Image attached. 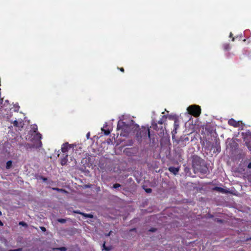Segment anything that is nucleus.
Returning <instances> with one entry per match:
<instances>
[{"mask_svg":"<svg viewBox=\"0 0 251 251\" xmlns=\"http://www.w3.org/2000/svg\"><path fill=\"white\" fill-rule=\"evenodd\" d=\"M188 113L195 117H199L201 113V107L197 105H193L189 106L187 109Z\"/></svg>","mask_w":251,"mask_h":251,"instance_id":"obj_4","label":"nucleus"},{"mask_svg":"<svg viewBox=\"0 0 251 251\" xmlns=\"http://www.w3.org/2000/svg\"><path fill=\"white\" fill-rule=\"evenodd\" d=\"M42 138V135L40 133H36L34 136L33 139L36 141V148L41 147L42 146V142L41 139Z\"/></svg>","mask_w":251,"mask_h":251,"instance_id":"obj_6","label":"nucleus"},{"mask_svg":"<svg viewBox=\"0 0 251 251\" xmlns=\"http://www.w3.org/2000/svg\"><path fill=\"white\" fill-rule=\"evenodd\" d=\"M179 125L178 124V122L177 120H175L174 124V130L173 132H174L175 133H176V130L178 128Z\"/></svg>","mask_w":251,"mask_h":251,"instance_id":"obj_12","label":"nucleus"},{"mask_svg":"<svg viewBox=\"0 0 251 251\" xmlns=\"http://www.w3.org/2000/svg\"><path fill=\"white\" fill-rule=\"evenodd\" d=\"M118 69L120 71H121L122 72H125V70L123 68H118Z\"/></svg>","mask_w":251,"mask_h":251,"instance_id":"obj_30","label":"nucleus"},{"mask_svg":"<svg viewBox=\"0 0 251 251\" xmlns=\"http://www.w3.org/2000/svg\"><path fill=\"white\" fill-rule=\"evenodd\" d=\"M166 118L165 116H162V118L158 121L157 124L155 121H152L151 123V126L153 129L157 131L160 130L161 131L160 133L163 132L162 125Z\"/></svg>","mask_w":251,"mask_h":251,"instance_id":"obj_5","label":"nucleus"},{"mask_svg":"<svg viewBox=\"0 0 251 251\" xmlns=\"http://www.w3.org/2000/svg\"><path fill=\"white\" fill-rule=\"evenodd\" d=\"M71 148L72 146L71 145L69 144L68 143H65L62 145L61 150L63 152L66 153Z\"/></svg>","mask_w":251,"mask_h":251,"instance_id":"obj_9","label":"nucleus"},{"mask_svg":"<svg viewBox=\"0 0 251 251\" xmlns=\"http://www.w3.org/2000/svg\"><path fill=\"white\" fill-rule=\"evenodd\" d=\"M223 47L224 50L226 51L229 50L230 48V45L229 43H225L223 44Z\"/></svg>","mask_w":251,"mask_h":251,"instance_id":"obj_14","label":"nucleus"},{"mask_svg":"<svg viewBox=\"0 0 251 251\" xmlns=\"http://www.w3.org/2000/svg\"><path fill=\"white\" fill-rule=\"evenodd\" d=\"M247 167L249 168V169H251V162L249 163L248 165V166Z\"/></svg>","mask_w":251,"mask_h":251,"instance_id":"obj_31","label":"nucleus"},{"mask_svg":"<svg viewBox=\"0 0 251 251\" xmlns=\"http://www.w3.org/2000/svg\"><path fill=\"white\" fill-rule=\"evenodd\" d=\"M86 137H87V139H89V137H90V133L88 132L87 134H86Z\"/></svg>","mask_w":251,"mask_h":251,"instance_id":"obj_32","label":"nucleus"},{"mask_svg":"<svg viewBox=\"0 0 251 251\" xmlns=\"http://www.w3.org/2000/svg\"><path fill=\"white\" fill-rule=\"evenodd\" d=\"M217 188L221 191L224 190V189L221 187H217Z\"/></svg>","mask_w":251,"mask_h":251,"instance_id":"obj_33","label":"nucleus"},{"mask_svg":"<svg viewBox=\"0 0 251 251\" xmlns=\"http://www.w3.org/2000/svg\"><path fill=\"white\" fill-rule=\"evenodd\" d=\"M3 225V223L0 220V226H2Z\"/></svg>","mask_w":251,"mask_h":251,"instance_id":"obj_34","label":"nucleus"},{"mask_svg":"<svg viewBox=\"0 0 251 251\" xmlns=\"http://www.w3.org/2000/svg\"><path fill=\"white\" fill-rule=\"evenodd\" d=\"M37 130V127L36 128H34V132H36Z\"/></svg>","mask_w":251,"mask_h":251,"instance_id":"obj_35","label":"nucleus"},{"mask_svg":"<svg viewBox=\"0 0 251 251\" xmlns=\"http://www.w3.org/2000/svg\"><path fill=\"white\" fill-rule=\"evenodd\" d=\"M74 212L75 213L78 214H80L81 215H82V213H83V212H80L79 210H75V211H74Z\"/></svg>","mask_w":251,"mask_h":251,"instance_id":"obj_25","label":"nucleus"},{"mask_svg":"<svg viewBox=\"0 0 251 251\" xmlns=\"http://www.w3.org/2000/svg\"><path fill=\"white\" fill-rule=\"evenodd\" d=\"M19 225H21V226H27V224L26 223L24 222H20L19 223Z\"/></svg>","mask_w":251,"mask_h":251,"instance_id":"obj_22","label":"nucleus"},{"mask_svg":"<svg viewBox=\"0 0 251 251\" xmlns=\"http://www.w3.org/2000/svg\"><path fill=\"white\" fill-rule=\"evenodd\" d=\"M192 166L194 172L196 174L200 173L205 175L207 174L208 168L204 160L197 155H194L192 157Z\"/></svg>","mask_w":251,"mask_h":251,"instance_id":"obj_1","label":"nucleus"},{"mask_svg":"<svg viewBox=\"0 0 251 251\" xmlns=\"http://www.w3.org/2000/svg\"><path fill=\"white\" fill-rule=\"evenodd\" d=\"M120 187H121V185L120 184L115 183L113 185L112 188L114 189H117Z\"/></svg>","mask_w":251,"mask_h":251,"instance_id":"obj_21","label":"nucleus"},{"mask_svg":"<svg viewBox=\"0 0 251 251\" xmlns=\"http://www.w3.org/2000/svg\"><path fill=\"white\" fill-rule=\"evenodd\" d=\"M217 151L219 152L220 151V148L219 147V149H217Z\"/></svg>","mask_w":251,"mask_h":251,"instance_id":"obj_36","label":"nucleus"},{"mask_svg":"<svg viewBox=\"0 0 251 251\" xmlns=\"http://www.w3.org/2000/svg\"><path fill=\"white\" fill-rule=\"evenodd\" d=\"M102 251L104 250L105 248L106 247V246H105V242L102 244Z\"/></svg>","mask_w":251,"mask_h":251,"instance_id":"obj_29","label":"nucleus"},{"mask_svg":"<svg viewBox=\"0 0 251 251\" xmlns=\"http://www.w3.org/2000/svg\"><path fill=\"white\" fill-rule=\"evenodd\" d=\"M13 125L14 126H16V127H23V126H22V122H20L19 123L17 120H15L13 123Z\"/></svg>","mask_w":251,"mask_h":251,"instance_id":"obj_13","label":"nucleus"},{"mask_svg":"<svg viewBox=\"0 0 251 251\" xmlns=\"http://www.w3.org/2000/svg\"><path fill=\"white\" fill-rule=\"evenodd\" d=\"M234 40H235L234 38H232V41H234Z\"/></svg>","mask_w":251,"mask_h":251,"instance_id":"obj_40","label":"nucleus"},{"mask_svg":"<svg viewBox=\"0 0 251 251\" xmlns=\"http://www.w3.org/2000/svg\"><path fill=\"white\" fill-rule=\"evenodd\" d=\"M57 221L61 224H64L66 222V220L65 219L60 218L57 219Z\"/></svg>","mask_w":251,"mask_h":251,"instance_id":"obj_20","label":"nucleus"},{"mask_svg":"<svg viewBox=\"0 0 251 251\" xmlns=\"http://www.w3.org/2000/svg\"><path fill=\"white\" fill-rule=\"evenodd\" d=\"M12 162L11 160H9L6 162V168L7 169H10L12 166Z\"/></svg>","mask_w":251,"mask_h":251,"instance_id":"obj_17","label":"nucleus"},{"mask_svg":"<svg viewBox=\"0 0 251 251\" xmlns=\"http://www.w3.org/2000/svg\"><path fill=\"white\" fill-rule=\"evenodd\" d=\"M101 130L105 135H108L110 133V131L109 129H104L103 128H102Z\"/></svg>","mask_w":251,"mask_h":251,"instance_id":"obj_18","label":"nucleus"},{"mask_svg":"<svg viewBox=\"0 0 251 251\" xmlns=\"http://www.w3.org/2000/svg\"><path fill=\"white\" fill-rule=\"evenodd\" d=\"M232 33L231 32V33H230L229 37H232Z\"/></svg>","mask_w":251,"mask_h":251,"instance_id":"obj_37","label":"nucleus"},{"mask_svg":"<svg viewBox=\"0 0 251 251\" xmlns=\"http://www.w3.org/2000/svg\"><path fill=\"white\" fill-rule=\"evenodd\" d=\"M43 180H47V178H44Z\"/></svg>","mask_w":251,"mask_h":251,"instance_id":"obj_41","label":"nucleus"},{"mask_svg":"<svg viewBox=\"0 0 251 251\" xmlns=\"http://www.w3.org/2000/svg\"><path fill=\"white\" fill-rule=\"evenodd\" d=\"M111 232H110L109 233H108L106 236H110Z\"/></svg>","mask_w":251,"mask_h":251,"instance_id":"obj_39","label":"nucleus"},{"mask_svg":"<svg viewBox=\"0 0 251 251\" xmlns=\"http://www.w3.org/2000/svg\"><path fill=\"white\" fill-rule=\"evenodd\" d=\"M149 231L150 232H155L156 231V228H153V227H152V228H151L149 230Z\"/></svg>","mask_w":251,"mask_h":251,"instance_id":"obj_24","label":"nucleus"},{"mask_svg":"<svg viewBox=\"0 0 251 251\" xmlns=\"http://www.w3.org/2000/svg\"><path fill=\"white\" fill-rule=\"evenodd\" d=\"M228 124L231 126H233L235 127H238L240 126V123L239 121H236L234 119L231 118L229 119L228 121Z\"/></svg>","mask_w":251,"mask_h":251,"instance_id":"obj_8","label":"nucleus"},{"mask_svg":"<svg viewBox=\"0 0 251 251\" xmlns=\"http://www.w3.org/2000/svg\"><path fill=\"white\" fill-rule=\"evenodd\" d=\"M40 228L43 231L45 232L46 231V228L44 226H40Z\"/></svg>","mask_w":251,"mask_h":251,"instance_id":"obj_28","label":"nucleus"},{"mask_svg":"<svg viewBox=\"0 0 251 251\" xmlns=\"http://www.w3.org/2000/svg\"><path fill=\"white\" fill-rule=\"evenodd\" d=\"M117 129L118 130H121V132L120 135L124 137H126L129 133L131 128L130 126L126 124L125 122L119 121L118 122Z\"/></svg>","mask_w":251,"mask_h":251,"instance_id":"obj_2","label":"nucleus"},{"mask_svg":"<svg viewBox=\"0 0 251 251\" xmlns=\"http://www.w3.org/2000/svg\"><path fill=\"white\" fill-rule=\"evenodd\" d=\"M136 230V229H135V228H133V229H131L130 230V231H134V230Z\"/></svg>","mask_w":251,"mask_h":251,"instance_id":"obj_38","label":"nucleus"},{"mask_svg":"<svg viewBox=\"0 0 251 251\" xmlns=\"http://www.w3.org/2000/svg\"><path fill=\"white\" fill-rule=\"evenodd\" d=\"M112 249V247L111 246H109V247H106L104 250L106 251H109L111 250Z\"/></svg>","mask_w":251,"mask_h":251,"instance_id":"obj_26","label":"nucleus"},{"mask_svg":"<svg viewBox=\"0 0 251 251\" xmlns=\"http://www.w3.org/2000/svg\"><path fill=\"white\" fill-rule=\"evenodd\" d=\"M68 154H66L65 156L61 159L60 163L61 165L64 166L67 164L68 161Z\"/></svg>","mask_w":251,"mask_h":251,"instance_id":"obj_11","label":"nucleus"},{"mask_svg":"<svg viewBox=\"0 0 251 251\" xmlns=\"http://www.w3.org/2000/svg\"><path fill=\"white\" fill-rule=\"evenodd\" d=\"M169 171L173 173L174 175H176L179 172V169L174 167H170L168 168Z\"/></svg>","mask_w":251,"mask_h":251,"instance_id":"obj_10","label":"nucleus"},{"mask_svg":"<svg viewBox=\"0 0 251 251\" xmlns=\"http://www.w3.org/2000/svg\"><path fill=\"white\" fill-rule=\"evenodd\" d=\"M22 251V248H18L17 249H14V250H8V251Z\"/></svg>","mask_w":251,"mask_h":251,"instance_id":"obj_23","label":"nucleus"},{"mask_svg":"<svg viewBox=\"0 0 251 251\" xmlns=\"http://www.w3.org/2000/svg\"><path fill=\"white\" fill-rule=\"evenodd\" d=\"M136 137L139 142L142 141V138L148 137L150 138L151 134L149 128L144 126L139 128L136 133Z\"/></svg>","mask_w":251,"mask_h":251,"instance_id":"obj_3","label":"nucleus"},{"mask_svg":"<svg viewBox=\"0 0 251 251\" xmlns=\"http://www.w3.org/2000/svg\"><path fill=\"white\" fill-rule=\"evenodd\" d=\"M2 215V213L0 211V216H1Z\"/></svg>","mask_w":251,"mask_h":251,"instance_id":"obj_42","label":"nucleus"},{"mask_svg":"<svg viewBox=\"0 0 251 251\" xmlns=\"http://www.w3.org/2000/svg\"><path fill=\"white\" fill-rule=\"evenodd\" d=\"M82 215L86 218H93L94 217L93 215H92L91 214H87V213H85L83 212L82 213Z\"/></svg>","mask_w":251,"mask_h":251,"instance_id":"obj_16","label":"nucleus"},{"mask_svg":"<svg viewBox=\"0 0 251 251\" xmlns=\"http://www.w3.org/2000/svg\"><path fill=\"white\" fill-rule=\"evenodd\" d=\"M244 140L248 149L251 151V135L246 136V137L244 138Z\"/></svg>","mask_w":251,"mask_h":251,"instance_id":"obj_7","label":"nucleus"},{"mask_svg":"<svg viewBox=\"0 0 251 251\" xmlns=\"http://www.w3.org/2000/svg\"><path fill=\"white\" fill-rule=\"evenodd\" d=\"M52 189L53 190L57 191L58 192L67 193V191L63 189H60L58 188H52Z\"/></svg>","mask_w":251,"mask_h":251,"instance_id":"obj_15","label":"nucleus"},{"mask_svg":"<svg viewBox=\"0 0 251 251\" xmlns=\"http://www.w3.org/2000/svg\"><path fill=\"white\" fill-rule=\"evenodd\" d=\"M151 191H152V190L151 188H147V189H145V191L148 193H150L151 192Z\"/></svg>","mask_w":251,"mask_h":251,"instance_id":"obj_27","label":"nucleus"},{"mask_svg":"<svg viewBox=\"0 0 251 251\" xmlns=\"http://www.w3.org/2000/svg\"><path fill=\"white\" fill-rule=\"evenodd\" d=\"M55 249L59 250L60 251H67V248L65 247L57 248H55Z\"/></svg>","mask_w":251,"mask_h":251,"instance_id":"obj_19","label":"nucleus"}]
</instances>
